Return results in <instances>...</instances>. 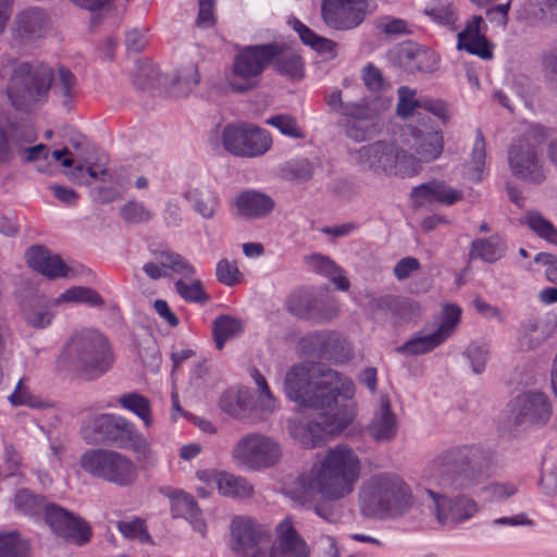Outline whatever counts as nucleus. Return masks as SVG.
Segmentation results:
<instances>
[{
    "instance_id": "de8ad7c7",
    "label": "nucleus",
    "mask_w": 557,
    "mask_h": 557,
    "mask_svg": "<svg viewBox=\"0 0 557 557\" xmlns=\"http://www.w3.org/2000/svg\"><path fill=\"white\" fill-rule=\"evenodd\" d=\"M314 268L320 273L327 276L339 290L346 292L349 288L348 280L343 275V271L330 258L324 256H314Z\"/></svg>"
},
{
    "instance_id": "603ef678",
    "label": "nucleus",
    "mask_w": 557,
    "mask_h": 557,
    "mask_svg": "<svg viewBox=\"0 0 557 557\" xmlns=\"http://www.w3.org/2000/svg\"><path fill=\"white\" fill-rule=\"evenodd\" d=\"M120 215L127 224L147 223L153 218V213L143 202L129 200L120 209Z\"/></svg>"
},
{
    "instance_id": "9b49d317",
    "label": "nucleus",
    "mask_w": 557,
    "mask_h": 557,
    "mask_svg": "<svg viewBox=\"0 0 557 557\" xmlns=\"http://www.w3.org/2000/svg\"><path fill=\"white\" fill-rule=\"evenodd\" d=\"M232 457L239 465L259 470L276 465L282 457V448L273 437L250 433L235 444Z\"/></svg>"
},
{
    "instance_id": "6e6d98bb",
    "label": "nucleus",
    "mask_w": 557,
    "mask_h": 557,
    "mask_svg": "<svg viewBox=\"0 0 557 557\" xmlns=\"http://www.w3.org/2000/svg\"><path fill=\"white\" fill-rule=\"evenodd\" d=\"M397 92V114L401 117H409L413 115L416 110L420 109L421 97L418 98L417 91L407 86L399 87Z\"/></svg>"
},
{
    "instance_id": "37998d69",
    "label": "nucleus",
    "mask_w": 557,
    "mask_h": 557,
    "mask_svg": "<svg viewBox=\"0 0 557 557\" xmlns=\"http://www.w3.org/2000/svg\"><path fill=\"white\" fill-rule=\"evenodd\" d=\"M116 528L128 540L137 541L139 544L148 545L149 547L154 546V541L148 533L145 521L139 518L131 521H119Z\"/></svg>"
},
{
    "instance_id": "7c9ffc66",
    "label": "nucleus",
    "mask_w": 557,
    "mask_h": 557,
    "mask_svg": "<svg viewBox=\"0 0 557 557\" xmlns=\"http://www.w3.org/2000/svg\"><path fill=\"white\" fill-rule=\"evenodd\" d=\"M234 206L239 216L260 219L272 212L274 200L261 191L245 190L235 198Z\"/></svg>"
},
{
    "instance_id": "864d4df0",
    "label": "nucleus",
    "mask_w": 557,
    "mask_h": 557,
    "mask_svg": "<svg viewBox=\"0 0 557 557\" xmlns=\"http://www.w3.org/2000/svg\"><path fill=\"white\" fill-rule=\"evenodd\" d=\"M250 376L258 387L260 407L264 412V416L273 413L276 409V399L270 391L265 377L260 373L258 369H252L250 371Z\"/></svg>"
},
{
    "instance_id": "052dcab7",
    "label": "nucleus",
    "mask_w": 557,
    "mask_h": 557,
    "mask_svg": "<svg viewBox=\"0 0 557 557\" xmlns=\"http://www.w3.org/2000/svg\"><path fill=\"white\" fill-rule=\"evenodd\" d=\"M267 124L276 127L283 135L293 138H302L304 133L298 127L294 116L289 114H277L265 121Z\"/></svg>"
},
{
    "instance_id": "f704fd0d",
    "label": "nucleus",
    "mask_w": 557,
    "mask_h": 557,
    "mask_svg": "<svg viewBox=\"0 0 557 557\" xmlns=\"http://www.w3.org/2000/svg\"><path fill=\"white\" fill-rule=\"evenodd\" d=\"M52 94L65 110H71L78 95L77 78L67 67L60 65L53 74L51 84Z\"/></svg>"
},
{
    "instance_id": "1a4fd4ad",
    "label": "nucleus",
    "mask_w": 557,
    "mask_h": 557,
    "mask_svg": "<svg viewBox=\"0 0 557 557\" xmlns=\"http://www.w3.org/2000/svg\"><path fill=\"white\" fill-rule=\"evenodd\" d=\"M37 134L27 122H16L7 117L0 119V164L9 162L13 154L21 153L27 162L48 160L49 151L46 145L32 147L26 145L35 141Z\"/></svg>"
},
{
    "instance_id": "ddd939ff",
    "label": "nucleus",
    "mask_w": 557,
    "mask_h": 557,
    "mask_svg": "<svg viewBox=\"0 0 557 557\" xmlns=\"http://www.w3.org/2000/svg\"><path fill=\"white\" fill-rule=\"evenodd\" d=\"M222 144L234 156L255 158L271 148L272 138L268 131L252 124H228L222 132Z\"/></svg>"
},
{
    "instance_id": "4be33fe9",
    "label": "nucleus",
    "mask_w": 557,
    "mask_h": 557,
    "mask_svg": "<svg viewBox=\"0 0 557 557\" xmlns=\"http://www.w3.org/2000/svg\"><path fill=\"white\" fill-rule=\"evenodd\" d=\"M197 478L208 486H215L218 492L228 498L245 499L253 495V485L244 476L216 469L197 471Z\"/></svg>"
},
{
    "instance_id": "79ce46f5",
    "label": "nucleus",
    "mask_w": 557,
    "mask_h": 557,
    "mask_svg": "<svg viewBox=\"0 0 557 557\" xmlns=\"http://www.w3.org/2000/svg\"><path fill=\"white\" fill-rule=\"evenodd\" d=\"M546 338V332L541 322L530 319L520 326L519 345L524 350H531L540 346Z\"/></svg>"
},
{
    "instance_id": "c03bdc74",
    "label": "nucleus",
    "mask_w": 557,
    "mask_h": 557,
    "mask_svg": "<svg viewBox=\"0 0 557 557\" xmlns=\"http://www.w3.org/2000/svg\"><path fill=\"white\" fill-rule=\"evenodd\" d=\"M48 506H50V503L28 490H21L15 495V507L25 515H45Z\"/></svg>"
},
{
    "instance_id": "f257e3e1",
    "label": "nucleus",
    "mask_w": 557,
    "mask_h": 557,
    "mask_svg": "<svg viewBox=\"0 0 557 557\" xmlns=\"http://www.w3.org/2000/svg\"><path fill=\"white\" fill-rule=\"evenodd\" d=\"M361 473V462L355 450L346 444L329 448L324 457L307 473L298 478V485L306 494L317 493L324 499L314 504L317 516L330 523L341 519L338 506L325 500H339L355 490Z\"/></svg>"
},
{
    "instance_id": "8fccbe9b",
    "label": "nucleus",
    "mask_w": 557,
    "mask_h": 557,
    "mask_svg": "<svg viewBox=\"0 0 557 557\" xmlns=\"http://www.w3.org/2000/svg\"><path fill=\"white\" fill-rule=\"evenodd\" d=\"M524 223L541 238L557 245V228L539 212H529Z\"/></svg>"
},
{
    "instance_id": "0e129e2a",
    "label": "nucleus",
    "mask_w": 557,
    "mask_h": 557,
    "mask_svg": "<svg viewBox=\"0 0 557 557\" xmlns=\"http://www.w3.org/2000/svg\"><path fill=\"white\" fill-rule=\"evenodd\" d=\"M342 115L352 119V121L370 120L374 115L373 109L367 99L362 98L359 101H348L343 107Z\"/></svg>"
},
{
    "instance_id": "ea45409f",
    "label": "nucleus",
    "mask_w": 557,
    "mask_h": 557,
    "mask_svg": "<svg viewBox=\"0 0 557 557\" xmlns=\"http://www.w3.org/2000/svg\"><path fill=\"white\" fill-rule=\"evenodd\" d=\"M116 403L124 410L138 417L146 428L153 424L151 404L144 395L137 392L125 393L117 397Z\"/></svg>"
},
{
    "instance_id": "72a5a7b5",
    "label": "nucleus",
    "mask_w": 557,
    "mask_h": 557,
    "mask_svg": "<svg viewBox=\"0 0 557 557\" xmlns=\"http://www.w3.org/2000/svg\"><path fill=\"white\" fill-rule=\"evenodd\" d=\"M253 395L249 389L243 388L236 392H227L220 399L221 409L228 416L238 420L256 422L252 416Z\"/></svg>"
},
{
    "instance_id": "3c124183",
    "label": "nucleus",
    "mask_w": 557,
    "mask_h": 557,
    "mask_svg": "<svg viewBox=\"0 0 557 557\" xmlns=\"http://www.w3.org/2000/svg\"><path fill=\"white\" fill-rule=\"evenodd\" d=\"M9 401L13 406H27L39 408L40 399L29 388V377L23 376L16 384L14 392L9 396Z\"/></svg>"
},
{
    "instance_id": "49530a36",
    "label": "nucleus",
    "mask_w": 557,
    "mask_h": 557,
    "mask_svg": "<svg viewBox=\"0 0 557 557\" xmlns=\"http://www.w3.org/2000/svg\"><path fill=\"white\" fill-rule=\"evenodd\" d=\"M397 298L398 296L394 295L372 297L367 305L369 314L375 321H383L388 318L393 320L397 306Z\"/></svg>"
},
{
    "instance_id": "cd10ccee",
    "label": "nucleus",
    "mask_w": 557,
    "mask_h": 557,
    "mask_svg": "<svg viewBox=\"0 0 557 557\" xmlns=\"http://www.w3.org/2000/svg\"><path fill=\"white\" fill-rule=\"evenodd\" d=\"M367 432L376 442H391L398 432V419L392 410L387 396H381L380 406L374 411Z\"/></svg>"
},
{
    "instance_id": "b1692460",
    "label": "nucleus",
    "mask_w": 557,
    "mask_h": 557,
    "mask_svg": "<svg viewBox=\"0 0 557 557\" xmlns=\"http://www.w3.org/2000/svg\"><path fill=\"white\" fill-rule=\"evenodd\" d=\"M411 148L420 162H432L440 158L444 149V137L440 129L430 126L424 119L420 125L410 126Z\"/></svg>"
},
{
    "instance_id": "412c9836",
    "label": "nucleus",
    "mask_w": 557,
    "mask_h": 557,
    "mask_svg": "<svg viewBox=\"0 0 557 557\" xmlns=\"http://www.w3.org/2000/svg\"><path fill=\"white\" fill-rule=\"evenodd\" d=\"M351 158L364 170L393 174L397 168V146L386 141H375L352 151Z\"/></svg>"
},
{
    "instance_id": "774afa93",
    "label": "nucleus",
    "mask_w": 557,
    "mask_h": 557,
    "mask_svg": "<svg viewBox=\"0 0 557 557\" xmlns=\"http://www.w3.org/2000/svg\"><path fill=\"white\" fill-rule=\"evenodd\" d=\"M457 48L459 50H466L469 53L478 55L482 59L492 58L490 44L485 36H476L475 38L465 40L462 44L457 42Z\"/></svg>"
},
{
    "instance_id": "39448f33",
    "label": "nucleus",
    "mask_w": 557,
    "mask_h": 557,
    "mask_svg": "<svg viewBox=\"0 0 557 557\" xmlns=\"http://www.w3.org/2000/svg\"><path fill=\"white\" fill-rule=\"evenodd\" d=\"M0 74L8 79L5 92L17 110L45 101L53 79L52 67L37 60L12 61L1 69Z\"/></svg>"
},
{
    "instance_id": "6ab92c4d",
    "label": "nucleus",
    "mask_w": 557,
    "mask_h": 557,
    "mask_svg": "<svg viewBox=\"0 0 557 557\" xmlns=\"http://www.w3.org/2000/svg\"><path fill=\"white\" fill-rule=\"evenodd\" d=\"M460 317L461 309L459 307L446 305L443 310L440 326L435 332L409 339L403 346L398 347V351L408 355H421L433 350L454 334L460 322Z\"/></svg>"
},
{
    "instance_id": "a878e982",
    "label": "nucleus",
    "mask_w": 557,
    "mask_h": 557,
    "mask_svg": "<svg viewBox=\"0 0 557 557\" xmlns=\"http://www.w3.org/2000/svg\"><path fill=\"white\" fill-rule=\"evenodd\" d=\"M462 191L451 188L445 182L432 180L412 188L410 199L414 207H426L434 203L451 206L462 199Z\"/></svg>"
},
{
    "instance_id": "58836bf2",
    "label": "nucleus",
    "mask_w": 557,
    "mask_h": 557,
    "mask_svg": "<svg viewBox=\"0 0 557 557\" xmlns=\"http://www.w3.org/2000/svg\"><path fill=\"white\" fill-rule=\"evenodd\" d=\"M505 251V240L499 235H493L473 240L469 256L471 259H481L487 263H494L504 257Z\"/></svg>"
},
{
    "instance_id": "4c0bfd02",
    "label": "nucleus",
    "mask_w": 557,
    "mask_h": 557,
    "mask_svg": "<svg viewBox=\"0 0 557 557\" xmlns=\"http://www.w3.org/2000/svg\"><path fill=\"white\" fill-rule=\"evenodd\" d=\"M116 414L99 413L87 420L83 426V436L88 443L109 444Z\"/></svg>"
},
{
    "instance_id": "4d7b16f0",
    "label": "nucleus",
    "mask_w": 557,
    "mask_h": 557,
    "mask_svg": "<svg viewBox=\"0 0 557 557\" xmlns=\"http://www.w3.org/2000/svg\"><path fill=\"white\" fill-rule=\"evenodd\" d=\"M284 172L290 180L307 182L313 176L314 166L308 159L297 158L285 164Z\"/></svg>"
},
{
    "instance_id": "f03ea898",
    "label": "nucleus",
    "mask_w": 557,
    "mask_h": 557,
    "mask_svg": "<svg viewBox=\"0 0 557 557\" xmlns=\"http://www.w3.org/2000/svg\"><path fill=\"white\" fill-rule=\"evenodd\" d=\"M286 397L301 407L325 409L341 404L338 396L352 401L354 382L321 363L302 362L290 367L283 381Z\"/></svg>"
},
{
    "instance_id": "f3484780",
    "label": "nucleus",
    "mask_w": 557,
    "mask_h": 557,
    "mask_svg": "<svg viewBox=\"0 0 557 557\" xmlns=\"http://www.w3.org/2000/svg\"><path fill=\"white\" fill-rule=\"evenodd\" d=\"M508 164L512 175L520 181L539 185L546 180L544 162L529 143H518L509 148Z\"/></svg>"
},
{
    "instance_id": "09e8293b",
    "label": "nucleus",
    "mask_w": 557,
    "mask_h": 557,
    "mask_svg": "<svg viewBox=\"0 0 557 557\" xmlns=\"http://www.w3.org/2000/svg\"><path fill=\"white\" fill-rule=\"evenodd\" d=\"M240 332L242 324L237 319L228 315L218 318L213 324L216 348L221 350L228 338Z\"/></svg>"
},
{
    "instance_id": "e2e57ef3",
    "label": "nucleus",
    "mask_w": 557,
    "mask_h": 557,
    "mask_svg": "<svg viewBox=\"0 0 557 557\" xmlns=\"http://www.w3.org/2000/svg\"><path fill=\"white\" fill-rule=\"evenodd\" d=\"M485 160L486 143L482 131L478 128L475 132V140L473 143L471 159L469 163L471 169L478 174V177H480V174L484 169Z\"/></svg>"
},
{
    "instance_id": "680f3d73",
    "label": "nucleus",
    "mask_w": 557,
    "mask_h": 557,
    "mask_svg": "<svg viewBox=\"0 0 557 557\" xmlns=\"http://www.w3.org/2000/svg\"><path fill=\"white\" fill-rule=\"evenodd\" d=\"M215 275L216 280L226 286H235L239 284L243 278L236 263L231 262L227 259H221L218 262Z\"/></svg>"
},
{
    "instance_id": "4468645a",
    "label": "nucleus",
    "mask_w": 557,
    "mask_h": 557,
    "mask_svg": "<svg viewBox=\"0 0 557 557\" xmlns=\"http://www.w3.org/2000/svg\"><path fill=\"white\" fill-rule=\"evenodd\" d=\"M425 494L430 499L429 507L443 527L453 528L472 519L479 512L478 503L469 495L449 497L433 488H425Z\"/></svg>"
},
{
    "instance_id": "423d86ee",
    "label": "nucleus",
    "mask_w": 557,
    "mask_h": 557,
    "mask_svg": "<svg viewBox=\"0 0 557 557\" xmlns=\"http://www.w3.org/2000/svg\"><path fill=\"white\" fill-rule=\"evenodd\" d=\"M359 502L366 516H397L411 507L412 494L397 474L380 473L362 484Z\"/></svg>"
},
{
    "instance_id": "a211bd4d",
    "label": "nucleus",
    "mask_w": 557,
    "mask_h": 557,
    "mask_svg": "<svg viewBox=\"0 0 557 557\" xmlns=\"http://www.w3.org/2000/svg\"><path fill=\"white\" fill-rule=\"evenodd\" d=\"M45 520L53 533L67 542L83 546L90 541V525L59 505L50 504L46 508Z\"/></svg>"
},
{
    "instance_id": "c9c22d12",
    "label": "nucleus",
    "mask_w": 557,
    "mask_h": 557,
    "mask_svg": "<svg viewBox=\"0 0 557 557\" xmlns=\"http://www.w3.org/2000/svg\"><path fill=\"white\" fill-rule=\"evenodd\" d=\"M268 46L275 48L271 55V62L280 74L292 81H299L304 77V62L295 50L277 44H269Z\"/></svg>"
},
{
    "instance_id": "0eeeda50",
    "label": "nucleus",
    "mask_w": 557,
    "mask_h": 557,
    "mask_svg": "<svg viewBox=\"0 0 557 557\" xmlns=\"http://www.w3.org/2000/svg\"><path fill=\"white\" fill-rule=\"evenodd\" d=\"M314 420L289 419L287 431L289 436L306 449L314 448L324 443L327 436L343 432L355 419L356 410L352 401L331 405L325 409H314Z\"/></svg>"
},
{
    "instance_id": "e433bc0d",
    "label": "nucleus",
    "mask_w": 557,
    "mask_h": 557,
    "mask_svg": "<svg viewBox=\"0 0 557 557\" xmlns=\"http://www.w3.org/2000/svg\"><path fill=\"white\" fill-rule=\"evenodd\" d=\"M26 323L34 329H45L53 320L52 304L45 296L36 295L23 305Z\"/></svg>"
},
{
    "instance_id": "69168bd1",
    "label": "nucleus",
    "mask_w": 557,
    "mask_h": 557,
    "mask_svg": "<svg viewBox=\"0 0 557 557\" xmlns=\"http://www.w3.org/2000/svg\"><path fill=\"white\" fill-rule=\"evenodd\" d=\"M157 74V70L150 62L139 61L135 64L132 79L134 85L140 89H145L156 79Z\"/></svg>"
},
{
    "instance_id": "c85d7f7f",
    "label": "nucleus",
    "mask_w": 557,
    "mask_h": 557,
    "mask_svg": "<svg viewBox=\"0 0 557 557\" xmlns=\"http://www.w3.org/2000/svg\"><path fill=\"white\" fill-rule=\"evenodd\" d=\"M25 257L32 269L49 278L63 277L67 274V268L62 259L52 255L44 246L30 247L27 249Z\"/></svg>"
},
{
    "instance_id": "7ed1b4c3",
    "label": "nucleus",
    "mask_w": 557,
    "mask_h": 557,
    "mask_svg": "<svg viewBox=\"0 0 557 557\" xmlns=\"http://www.w3.org/2000/svg\"><path fill=\"white\" fill-rule=\"evenodd\" d=\"M493 465L492 450L482 445H460L437 455L429 478L442 490H467L478 485Z\"/></svg>"
},
{
    "instance_id": "393cba45",
    "label": "nucleus",
    "mask_w": 557,
    "mask_h": 557,
    "mask_svg": "<svg viewBox=\"0 0 557 557\" xmlns=\"http://www.w3.org/2000/svg\"><path fill=\"white\" fill-rule=\"evenodd\" d=\"M153 261L146 262L143 267L145 274L151 280L170 276L171 272L184 277H190L195 268L180 253L172 250H154Z\"/></svg>"
},
{
    "instance_id": "2eb2a0df",
    "label": "nucleus",
    "mask_w": 557,
    "mask_h": 557,
    "mask_svg": "<svg viewBox=\"0 0 557 557\" xmlns=\"http://www.w3.org/2000/svg\"><path fill=\"white\" fill-rule=\"evenodd\" d=\"M370 0H322L321 16L335 30L359 27L370 14Z\"/></svg>"
},
{
    "instance_id": "bb28decb",
    "label": "nucleus",
    "mask_w": 557,
    "mask_h": 557,
    "mask_svg": "<svg viewBox=\"0 0 557 557\" xmlns=\"http://www.w3.org/2000/svg\"><path fill=\"white\" fill-rule=\"evenodd\" d=\"M109 444L122 449H131L138 456L146 457L149 451V443L136 425L122 416L115 418Z\"/></svg>"
},
{
    "instance_id": "13d9d810",
    "label": "nucleus",
    "mask_w": 557,
    "mask_h": 557,
    "mask_svg": "<svg viewBox=\"0 0 557 557\" xmlns=\"http://www.w3.org/2000/svg\"><path fill=\"white\" fill-rule=\"evenodd\" d=\"M421 314L419 302L398 296L397 306L393 315L394 323H404L416 320Z\"/></svg>"
},
{
    "instance_id": "9d476101",
    "label": "nucleus",
    "mask_w": 557,
    "mask_h": 557,
    "mask_svg": "<svg viewBox=\"0 0 557 557\" xmlns=\"http://www.w3.org/2000/svg\"><path fill=\"white\" fill-rule=\"evenodd\" d=\"M274 47L267 45L250 46L239 51L227 76L228 86L237 92L247 91L258 84L259 76L271 63Z\"/></svg>"
},
{
    "instance_id": "a18cd8bd",
    "label": "nucleus",
    "mask_w": 557,
    "mask_h": 557,
    "mask_svg": "<svg viewBox=\"0 0 557 557\" xmlns=\"http://www.w3.org/2000/svg\"><path fill=\"white\" fill-rule=\"evenodd\" d=\"M29 546L17 532L0 534V557H28Z\"/></svg>"
},
{
    "instance_id": "a19ab883",
    "label": "nucleus",
    "mask_w": 557,
    "mask_h": 557,
    "mask_svg": "<svg viewBox=\"0 0 557 557\" xmlns=\"http://www.w3.org/2000/svg\"><path fill=\"white\" fill-rule=\"evenodd\" d=\"M71 301L85 304L89 307L103 308L106 302L101 295L91 287L74 286L60 295L55 304Z\"/></svg>"
},
{
    "instance_id": "f8f14e48",
    "label": "nucleus",
    "mask_w": 557,
    "mask_h": 557,
    "mask_svg": "<svg viewBox=\"0 0 557 557\" xmlns=\"http://www.w3.org/2000/svg\"><path fill=\"white\" fill-rule=\"evenodd\" d=\"M509 422L517 428L543 426L552 418L553 405L541 391L529 389L518 394L508 405Z\"/></svg>"
},
{
    "instance_id": "dca6fc26",
    "label": "nucleus",
    "mask_w": 557,
    "mask_h": 557,
    "mask_svg": "<svg viewBox=\"0 0 557 557\" xmlns=\"http://www.w3.org/2000/svg\"><path fill=\"white\" fill-rule=\"evenodd\" d=\"M285 306L289 313L301 320L324 322L338 313V308L332 299L308 289L293 292L287 297Z\"/></svg>"
},
{
    "instance_id": "338daca9",
    "label": "nucleus",
    "mask_w": 557,
    "mask_h": 557,
    "mask_svg": "<svg viewBox=\"0 0 557 557\" xmlns=\"http://www.w3.org/2000/svg\"><path fill=\"white\" fill-rule=\"evenodd\" d=\"M463 356L470 361L472 371L480 374L484 371L486 361L488 359V350L485 346L478 344H470Z\"/></svg>"
},
{
    "instance_id": "473e14b6",
    "label": "nucleus",
    "mask_w": 557,
    "mask_h": 557,
    "mask_svg": "<svg viewBox=\"0 0 557 557\" xmlns=\"http://www.w3.org/2000/svg\"><path fill=\"white\" fill-rule=\"evenodd\" d=\"M183 197L202 219H213L221 207L219 194L208 186L189 187Z\"/></svg>"
},
{
    "instance_id": "c756f323",
    "label": "nucleus",
    "mask_w": 557,
    "mask_h": 557,
    "mask_svg": "<svg viewBox=\"0 0 557 557\" xmlns=\"http://www.w3.org/2000/svg\"><path fill=\"white\" fill-rule=\"evenodd\" d=\"M48 27V17L39 8H29L16 14L14 33L21 40H33L44 36Z\"/></svg>"
},
{
    "instance_id": "5fc2aeb1",
    "label": "nucleus",
    "mask_w": 557,
    "mask_h": 557,
    "mask_svg": "<svg viewBox=\"0 0 557 557\" xmlns=\"http://www.w3.org/2000/svg\"><path fill=\"white\" fill-rule=\"evenodd\" d=\"M425 14L434 22L453 28L457 22V13L454 7L447 1H437L425 9Z\"/></svg>"
},
{
    "instance_id": "5701e85b",
    "label": "nucleus",
    "mask_w": 557,
    "mask_h": 557,
    "mask_svg": "<svg viewBox=\"0 0 557 557\" xmlns=\"http://www.w3.org/2000/svg\"><path fill=\"white\" fill-rule=\"evenodd\" d=\"M272 557H309L307 542L299 534L290 518H285L274 529V541L270 547Z\"/></svg>"
},
{
    "instance_id": "2f4dec72",
    "label": "nucleus",
    "mask_w": 557,
    "mask_h": 557,
    "mask_svg": "<svg viewBox=\"0 0 557 557\" xmlns=\"http://www.w3.org/2000/svg\"><path fill=\"white\" fill-rule=\"evenodd\" d=\"M168 496L171 500V511L173 517H181L188 520L197 532L205 535L206 523L195 498L181 490L173 491L169 493Z\"/></svg>"
},
{
    "instance_id": "aec40b11",
    "label": "nucleus",
    "mask_w": 557,
    "mask_h": 557,
    "mask_svg": "<svg viewBox=\"0 0 557 557\" xmlns=\"http://www.w3.org/2000/svg\"><path fill=\"white\" fill-rule=\"evenodd\" d=\"M230 533V547L236 556L261 545H270L271 542L269 528L247 516L234 517Z\"/></svg>"
},
{
    "instance_id": "20e7f679",
    "label": "nucleus",
    "mask_w": 557,
    "mask_h": 557,
    "mask_svg": "<svg viewBox=\"0 0 557 557\" xmlns=\"http://www.w3.org/2000/svg\"><path fill=\"white\" fill-rule=\"evenodd\" d=\"M59 362L85 380H95L112 368L114 355L102 333L95 329H83L70 336Z\"/></svg>"
},
{
    "instance_id": "bf43d9fd",
    "label": "nucleus",
    "mask_w": 557,
    "mask_h": 557,
    "mask_svg": "<svg viewBox=\"0 0 557 557\" xmlns=\"http://www.w3.org/2000/svg\"><path fill=\"white\" fill-rule=\"evenodd\" d=\"M175 289L184 300L189 302L205 304L209 300V296L203 290L200 281L187 284L178 280L175 282Z\"/></svg>"
},
{
    "instance_id": "6e6552de",
    "label": "nucleus",
    "mask_w": 557,
    "mask_h": 557,
    "mask_svg": "<svg viewBox=\"0 0 557 557\" xmlns=\"http://www.w3.org/2000/svg\"><path fill=\"white\" fill-rule=\"evenodd\" d=\"M79 466L89 475L120 487L133 485L138 471L126 455L108 448L87 449L79 459Z\"/></svg>"
}]
</instances>
